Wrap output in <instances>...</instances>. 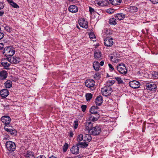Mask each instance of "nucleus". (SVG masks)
<instances>
[{
	"instance_id": "nucleus-23",
	"label": "nucleus",
	"mask_w": 158,
	"mask_h": 158,
	"mask_svg": "<svg viewBox=\"0 0 158 158\" xmlns=\"http://www.w3.org/2000/svg\"><path fill=\"white\" fill-rule=\"evenodd\" d=\"M115 17L118 20H121L125 17V15L123 13H118L115 16Z\"/></svg>"
},
{
	"instance_id": "nucleus-26",
	"label": "nucleus",
	"mask_w": 158,
	"mask_h": 158,
	"mask_svg": "<svg viewBox=\"0 0 158 158\" xmlns=\"http://www.w3.org/2000/svg\"><path fill=\"white\" fill-rule=\"evenodd\" d=\"M77 146H78V147H80L81 148H86L88 145V144L86 142H78L77 144Z\"/></svg>"
},
{
	"instance_id": "nucleus-34",
	"label": "nucleus",
	"mask_w": 158,
	"mask_h": 158,
	"mask_svg": "<svg viewBox=\"0 0 158 158\" xmlns=\"http://www.w3.org/2000/svg\"><path fill=\"white\" fill-rule=\"evenodd\" d=\"M83 135L82 134H80L78 135L77 137V141L80 142L82 140H83Z\"/></svg>"
},
{
	"instance_id": "nucleus-38",
	"label": "nucleus",
	"mask_w": 158,
	"mask_h": 158,
	"mask_svg": "<svg viewBox=\"0 0 158 158\" xmlns=\"http://www.w3.org/2000/svg\"><path fill=\"white\" fill-rule=\"evenodd\" d=\"M68 147L69 146L68 144L67 143H65L63 147V151L64 152H65L67 151L68 149Z\"/></svg>"
},
{
	"instance_id": "nucleus-8",
	"label": "nucleus",
	"mask_w": 158,
	"mask_h": 158,
	"mask_svg": "<svg viewBox=\"0 0 158 158\" xmlns=\"http://www.w3.org/2000/svg\"><path fill=\"white\" fill-rule=\"evenodd\" d=\"M146 89L154 92L156 91L157 87L156 85L154 83L147 84L146 85Z\"/></svg>"
},
{
	"instance_id": "nucleus-12",
	"label": "nucleus",
	"mask_w": 158,
	"mask_h": 158,
	"mask_svg": "<svg viewBox=\"0 0 158 158\" xmlns=\"http://www.w3.org/2000/svg\"><path fill=\"white\" fill-rule=\"evenodd\" d=\"M79 24L80 26L83 28H87L88 27V23L83 19H81L78 21Z\"/></svg>"
},
{
	"instance_id": "nucleus-21",
	"label": "nucleus",
	"mask_w": 158,
	"mask_h": 158,
	"mask_svg": "<svg viewBox=\"0 0 158 158\" xmlns=\"http://www.w3.org/2000/svg\"><path fill=\"white\" fill-rule=\"evenodd\" d=\"M122 0H107V2L109 3H111L114 5L119 4L121 2Z\"/></svg>"
},
{
	"instance_id": "nucleus-35",
	"label": "nucleus",
	"mask_w": 158,
	"mask_h": 158,
	"mask_svg": "<svg viewBox=\"0 0 158 158\" xmlns=\"http://www.w3.org/2000/svg\"><path fill=\"white\" fill-rule=\"evenodd\" d=\"M92 94L91 93H87L85 95L86 100L87 101H89L92 98Z\"/></svg>"
},
{
	"instance_id": "nucleus-49",
	"label": "nucleus",
	"mask_w": 158,
	"mask_h": 158,
	"mask_svg": "<svg viewBox=\"0 0 158 158\" xmlns=\"http://www.w3.org/2000/svg\"><path fill=\"white\" fill-rule=\"evenodd\" d=\"M4 2H0V9H3L4 7Z\"/></svg>"
},
{
	"instance_id": "nucleus-30",
	"label": "nucleus",
	"mask_w": 158,
	"mask_h": 158,
	"mask_svg": "<svg viewBox=\"0 0 158 158\" xmlns=\"http://www.w3.org/2000/svg\"><path fill=\"white\" fill-rule=\"evenodd\" d=\"M115 82L114 80H108L106 82V86L111 87V86Z\"/></svg>"
},
{
	"instance_id": "nucleus-44",
	"label": "nucleus",
	"mask_w": 158,
	"mask_h": 158,
	"mask_svg": "<svg viewBox=\"0 0 158 158\" xmlns=\"http://www.w3.org/2000/svg\"><path fill=\"white\" fill-rule=\"evenodd\" d=\"M93 123L91 122H89L88 123V129L89 131V129H90L92 127H93Z\"/></svg>"
},
{
	"instance_id": "nucleus-41",
	"label": "nucleus",
	"mask_w": 158,
	"mask_h": 158,
	"mask_svg": "<svg viewBox=\"0 0 158 158\" xmlns=\"http://www.w3.org/2000/svg\"><path fill=\"white\" fill-rule=\"evenodd\" d=\"M115 79L118 81V84H122L123 83V80L120 77H115Z\"/></svg>"
},
{
	"instance_id": "nucleus-19",
	"label": "nucleus",
	"mask_w": 158,
	"mask_h": 158,
	"mask_svg": "<svg viewBox=\"0 0 158 158\" xmlns=\"http://www.w3.org/2000/svg\"><path fill=\"white\" fill-rule=\"evenodd\" d=\"M103 102L102 97L101 96L97 97L96 99L95 103L97 105L96 106H100Z\"/></svg>"
},
{
	"instance_id": "nucleus-18",
	"label": "nucleus",
	"mask_w": 158,
	"mask_h": 158,
	"mask_svg": "<svg viewBox=\"0 0 158 158\" xmlns=\"http://www.w3.org/2000/svg\"><path fill=\"white\" fill-rule=\"evenodd\" d=\"M69 11L72 13L77 12L78 10L77 7L75 5H70L68 8Z\"/></svg>"
},
{
	"instance_id": "nucleus-58",
	"label": "nucleus",
	"mask_w": 158,
	"mask_h": 158,
	"mask_svg": "<svg viewBox=\"0 0 158 158\" xmlns=\"http://www.w3.org/2000/svg\"><path fill=\"white\" fill-rule=\"evenodd\" d=\"M107 77H110V76L109 75V74H107Z\"/></svg>"
},
{
	"instance_id": "nucleus-36",
	"label": "nucleus",
	"mask_w": 158,
	"mask_h": 158,
	"mask_svg": "<svg viewBox=\"0 0 158 158\" xmlns=\"http://www.w3.org/2000/svg\"><path fill=\"white\" fill-rule=\"evenodd\" d=\"M89 35L90 39L93 41H94L95 40V36L93 33H90L89 34Z\"/></svg>"
},
{
	"instance_id": "nucleus-40",
	"label": "nucleus",
	"mask_w": 158,
	"mask_h": 158,
	"mask_svg": "<svg viewBox=\"0 0 158 158\" xmlns=\"http://www.w3.org/2000/svg\"><path fill=\"white\" fill-rule=\"evenodd\" d=\"M4 29L8 32H10L12 31L11 28L8 26H5Z\"/></svg>"
},
{
	"instance_id": "nucleus-16",
	"label": "nucleus",
	"mask_w": 158,
	"mask_h": 158,
	"mask_svg": "<svg viewBox=\"0 0 158 158\" xmlns=\"http://www.w3.org/2000/svg\"><path fill=\"white\" fill-rule=\"evenodd\" d=\"M9 94L8 90L6 89H2L0 91V94L3 98H6Z\"/></svg>"
},
{
	"instance_id": "nucleus-5",
	"label": "nucleus",
	"mask_w": 158,
	"mask_h": 158,
	"mask_svg": "<svg viewBox=\"0 0 158 158\" xmlns=\"http://www.w3.org/2000/svg\"><path fill=\"white\" fill-rule=\"evenodd\" d=\"M5 145L7 150L10 152H13L16 148L15 143L11 141H9L6 142Z\"/></svg>"
},
{
	"instance_id": "nucleus-22",
	"label": "nucleus",
	"mask_w": 158,
	"mask_h": 158,
	"mask_svg": "<svg viewBox=\"0 0 158 158\" xmlns=\"http://www.w3.org/2000/svg\"><path fill=\"white\" fill-rule=\"evenodd\" d=\"M7 73L5 70L1 71L0 73V79L1 80L5 79L7 77Z\"/></svg>"
},
{
	"instance_id": "nucleus-46",
	"label": "nucleus",
	"mask_w": 158,
	"mask_h": 158,
	"mask_svg": "<svg viewBox=\"0 0 158 158\" xmlns=\"http://www.w3.org/2000/svg\"><path fill=\"white\" fill-rule=\"evenodd\" d=\"M108 66L110 68V71H114V68L112 64H109Z\"/></svg>"
},
{
	"instance_id": "nucleus-39",
	"label": "nucleus",
	"mask_w": 158,
	"mask_h": 158,
	"mask_svg": "<svg viewBox=\"0 0 158 158\" xmlns=\"http://www.w3.org/2000/svg\"><path fill=\"white\" fill-rule=\"evenodd\" d=\"M10 5L14 8H18L19 7V6L13 1L10 4Z\"/></svg>"
},
{
	"instance_id": "nucleus-10",
	"label": "nucleus",
	"mask_w": 158,
	"mask_h": 158,
	"mask_svg": "<svg viewBox=\"0 0 158 158\" xmlns=\"http://www.w3.org/2000/svg\"><path fill=\"white\" fill-rule=\"evenodd\" d=\"M95 81L92 79L87 80L85 83V85L89 88L94 87L95 85Z\"/></svg>"
},
{
	"instance_id": "nucleus-33",
	"label": "nucleus",
	"mask_w": 158,
	"mask_h": 158,
	"mask_svg": "<svg viewBox=\"0 0 158 158\" xmlns=\"http://www.w3.org/2000/svg\"><path fill=\"white\" fill-rule=\"evenodd\" d=\"M1 64L2 66L5 67V69H8L7 68H6V67H8L10 66V64L8 63L7 62H3L1 63Z\"/></svg>"
},
{
	"instance_id": "nucleus-56",
	"label": "nucleus",
	"mask_w": 158,
	"mask_h": 158,
	"mask_svg": "<svg viewBox=\"0 0 158 158\" xmlns=\"http://www.w3.org/2000/svg\"><path fill=\"white\" fill-rule=\"evenodd\" d=\"M10 4L13 1V0H6Z\"/></svg>"
},
{
	"instance_id": "nucleus-59",
	"label": "nucleus",
	"mask_w": 158,
	"mask_h": 158,
	"mask_svg": "<svg viewBox=\"0 0 158 158\" xmlns=\"http://www.w3.org/2000/svg\"><path fill=\"white\" fill-rule=\"evenodd\" d=\"M147 30V32H148V30L147 29V30Z\"/></svg>"
},
{
	"instance_id": "nucleus-25",
	"label": "nucleus",
	"mask_w": 158,
	"mask_h": 158,
	"mask_svg": "<svg viewBox=\"0 0 158 158\" xmlns=\"http://www.w3.org/2000/svg\"><path fill=\"white\" fill-rule=\"evenodd\" d=\"M93 67L96 71H98L99 69L100 66L99 63L98 61H95L93 63Z\"/></svg>"
},
{
	"instance_id": "nucleus-50",
	"label": "nucleus",
	"mask_w": 158,
	"mask_h": 158,
	"mask_svg": "<svg viewBox=\"0 0 158 158\" xmlns=\"http://www.w3.org/2000/svg\"><path fill=\"white\" fill-rule=\"evenodd\" d=\"M89 10L91 14H92L93 13L95 12L94 9L91 7H89Z\"/></svg>"
},
{
	"instance_id": "nucleus-24",
	"label": "nucleus",
	"mask_w": 158,
	"mask_h": 158,
	"mask_svg": "<svg viewBox=\"0 0 158 158\" xmlns=\"http://www.w3.org/2000/svg\"><path fill=\"white\" fill-rule=\"evenodd\" d=\"M25 157L26 158H35L33 153L31 151H28L26 154Z\"/></svg>"
},
{
	"instance_id": "nucleus-29",
	"label": "nucleus",
	"mask_w": 158,
	"mask_h": 158,
	"mask_svg": "<svg viewBox=\"0 0 158 158\" xmlns=\"http://www.w3.org/2000/svg\"><path fill=\"white\" fill-rule=\"evenodd\" d=\"M129 8L131 12H136L138 11V8L135 6H130Z\"/></svg>"
},
{
	"instance_id": "nucleus-17",
	"label": "nucleus",
	"mask_w": 158,
	"mask_h": 158,
	"mask_svg": "<svg viewBox=\"0 0 158 158\" xmlns=\"http://www.w3.org/2000/svg\"><path fill=\"white\" fill-rule=\"evenodd\" d=\"M20 58L19 57H13L12 58H11L8 60L11 63L15 64H17L20 61Z\"/></svg>"
},
{
	"instance_id": "nucleus-27",
	"label": "nucleus",
	"mask_w": 158,
	"mask_h": 158,
	"mask_svg": "<svg viewBox=\"0 0 158 158\" xmlns=\"http://www.w3.org/2000/svg\"><path fill=\"white\" fill-rule=\"evenodd\" d=\"M12 82L10 80L7 81L4 84L6 88H9L12 86Z\"/></svg>"
},
{
	"instance_id": "nucleus-9",
	"label": "nucleus",
	"mask_w": 158,
	"mask_h": 158,
	"mask_svg": "<svg viewBox=\"0 0 158 158\" xmlns=\"http://www.w3.org/2000/svg\"><path fill=\"white\" fill-rule=\"evenodd\" d=\"M10 127L9 125L7 126H5L4 129L5 130L10 134L13 135L15 136L17 134V131L14 129H11L10 128Z\"/></svg>"
},
{
	"instance_id": "nucleus-32",
	"label": "nucleus",
	"mask_w": 158,
	"mask_h": 158,
	"mask_svg": "<svg viewBox=\"0 0 158 158\" xmlns=\"http://www.w3.org/2000/svg\"><path fill=\"white\" fill-rule=\"evenodd\" d=\"M115 19L113 18L110 19L109 20V23L110 25H115L117 24V23L116 22Z\"/></svg>"
},
{
	"instance_id": "nucleus-37",
	"label": "nucleus",
	"mask_w": 158,
	"mask_h": 158,
	"mask_svg": "<svg viewBox=\"0 0 158 158\" xmlns=\"http://www.w3.org/2000/svg\"><path fill=\"white\" fill-rule=\"evenodd\" d=\"M101 74L99 73H95L94 76V79L97 80L101 78Z\"/></svg>"
},
{
	"instance_id": "nucleus-52",
	"label": "nucleus",
	"mask_w": 158,
	"mask_h": 158,
	"mask_svg": "<svg viewBox=\"0 0 158 158\" xmlns=\"http://www.w3.org/2000/svg\"><path fill=\"white\" fill-rule=\"evenodd\" d=\"M73 133L72 131H69V136L70 137H73Z\"/></svg>"
},
{
	"instance_id": "nucleus-47",
	"label": "nucleus",
	"mask_w": 158,
	"mask_h": 158,
	"mask_svg": "<svg viewBox=\"0 0 158 158\" xmlns=\"http://www.w3.org/2000/svg\"><path fill=\"white\" fill-rule=\"evenodd\" d=\"M4 34L2 30L0 31V40L2 39L4 37Z\"/></svg>"
},
{
	"instance_id": "nucleus-3",
	"label": "nucleus",
	"mask_w": 158,
	"mask_h": 158,
	"mask_svg": "<svg viewBox=\"0 0 158 158\" xmlns=\"http://www.w3.org/2000/svg\"><path fill=\"white\" fill-rule=\"evenodd\" d=\"M102 94L106 97L110 96L112 92V88L109 86H105L102 88Z\"/></svg>"
},
{
	"instance_id": "nucleus-55",
	"label": "nucleus",
	"mask_w": 158,
	"mask_h": 158,
	"mask_svg": "<svg viewBox=\"0 0 158 158\" xmlns=\"http://www.w3.org/2000/svg\"><path fill=\"white\" fill-rule=\"evenodd\" d=\"M104 62L103 61H101L100 63H99V65H101V66H103V65H104Z\"/></svg>"
},
{
	"instance_id": "nucleus-57",
	"label": "nucleus",
	"mask_w": 158,
	"mask_h": 158,
	"mask_svg": "<svg viewBox=\"0 0 158 158\" xmlns=\"http://www.w3.org/2000/svg\"><path fill=\"white\" fill-rule=\"evenodd\" d=\"M49 158H56L55 156H52L50 157Z\"/></svg>"
},
{
	"instance_id": "nucleus-48",
	"label": "nucleus",
	"mask_w": 158,
	"mask_h": 158,
	"mask_svg": "<svg viewBox=\"0 0 158 158\" xmlns=\"http://www.w3.org/2000/svg\"><path fill=\"white\" fill-rule=\"evenodd\" d=\"M86 107L87 106L85 105H82L81 106V108L82 109V110L83 112H84L86 110Z\"/></svg>"
},
{
	"instance_id": "nucleus-20",
	"label": "nucleus",
	"mask_w": 158,
	"mask_h": 158,
	"mask_svg": "<svg viewBox=\"0 0 158 158\" xmlns=\"http://www.w3.org/2000/svg\"><path fill=\"white\" fill-rule=\"evenodd\" d=\"M90 135L85 134L83 135V141L87 143L89 142L92 139Z\"/></svg>"
},
{
	"instance_id": "nucleus-15",
	"label": "nucleus",
	"mask_w": 158,
	"mask_h": 158,
	"mask_svg": "<svg viewBox=\"0 0 158 158\" xmlns=\"http://www.w3.org/2000/svg\"><path fill=\"white\" fill-rule=\"evenodd\" d=\"M98 108V106H92L89 110L90 114H93L94 115L99 114H98V112L97 110Z\"/></svg>"
},
{
	"instance_id": "nucleus-14",
	"label": "nucleus",
	"mask_w": 158,
	"mask_h": 158,
	"mask_svg": "<svg viewBox=\"0 0 158 158\" xmlns=\"http://www.w3.org/2000/svg\"><path fill=\"white\" fill-rule=\"evenodd\" d=\"M79 147L76 145L73 146L71 149V151L74 154H77L79 153Z\"/></svg>"
},
{
	"instance_id": "nucleus-51",
	"label": "nucleus",
	"mask_w": 158,
	"mask_h": 158,
	"mask_svg": "<svg viewBox=\"0 0 158 158\" xmlns=\"http://www.w3.org/2000/svg\"><path fill=\"white\" fill-rule=\"evenodd\" d=\"M150 1L153 4L158 3V0H150Z\"/></svg>"
},
{
	"instance_id": "nucleus-42",
	"label": "nucleus",
	"mask_w": 158,
	"mask_h": 158,
	"mask_svg": "<svg viewBox=\"0 0 158 158\" xmlns=\"http://www.w3.org/2000/svg\"><path fill=\"white\" fill-rule=\"evenodd\" d=\"M114 10L111 8H110L106 10V12L110 14H111L114 13Z\"/></svg>"
},
{
	"instance_id": "nucleus-28",
	"label": "nucleus",
	"mask_w": 158,
	"mask_h": 158,
	"mask_svg": "<svg viewBox=\"0 0 158 158\" xmlns=\"http://www.w3.org/2000/svg\"><path fill=\"white\" fill-rule=\"evenodd\" d=\"M101 55V52L99 50L95 51L94 53V56L95 58L99 59L100 58Z\"/></svg>"
},
{
	"instance_id": "nucleus-31",
	"label": "nucleus",
	"mask_w": 158,
	"mask_h": 158,
	"mask_svg": "<svg viewBox=\"0 0 158 158\" xmlns=\"http://www.w3.org/2000/svg\"><path fill=\"white\" fill-rule=\"evenodd\" d=\"M105 0H100L97 3V4L101 6H106L107 5V3H105L104 1Z\"/></svg>"
},
{
	"instance_id": "nucleus-2",
	"label": "nucleus",
	"mask_w": 158,
	"mask_h": 158,
	"mask_svg": "<svg viewBox=\"0 0 158 158\" xmlns=\"http://www.w3.org/2000/svg\"><path fill=\"white\" fill-rule=\"evenodd\" d=\"M101 132V127L97 125L94 127L91 128L89 130V133L90 134L94 136L99 135Z\"/></svg>"
},
{
	"instance_id": "nucleus-7",
	"label": "nucleus",
	"mask_w": 158,
	"mask_h": 158,
	"mask_svg": "<svg viewBox=\"0 0 158 158\" xmlns=\"http://www.w3.org/2000/svg\"><path fill=\"white\" fill-rule=\"evenodd\" d=\"M112 37H106L104 40V45L107 47L112 46L114 43Z\"/></svg>"
},
{
	"instance_id": "nucleus-54",
	"label": "nucleus",
	"mask_w": 158,
	"mask_h": 158,
	"mask_svg": "<svg viewBox=\"0 0 158 158\" xmlns=\"http://www.w3.org/2000/svg\"><path fill=\"white\" fill-rule=\"evenodd\" d=\"M36 158H46L43 155H40V156L37 157Z\"/></svg>"
},
{
	"instance_id": "nucleus-43",
	"label": "nucleus",
	"mask_w": 158,
	"mask_h": 158,
	"mask_svg": "<svg viewBox=\"0 0 158 158\" xmlns=\"http://www.w3.org/2000/svg\"><path fill=\"white\" fill-rule=\"evenodd\" d=\"M78 121L77 120H75L74 121V129H76L77 128L78 126Z\"/></svg>"
},
{
	"instance_id": "nucleus-4",
	"label": "nucleus",
	"mask_w": 158,
	"mask_h": 158,
	"mask_svg": "<svg viewBox=\"0 0 158 158\" xmlns=\"http://www.w3.org/2000/svg\"><path fill=\"white\" fill-rule=\"evenodd\" d=\"M117 69L118 72L121 74L125 75L127 72L125 64L122 63H120L116 67Z\"/></svg>"
},
{
	"instance_id": "nucleus-11",
	"label": "nucleus",
	"mask_w": 158,
	"mask_h": 158,
	"mask_svg": "<svg viewBox=\"0 0 158 158\" xmlns=\"http://www.w3.org/2000/svg\"><path fill=\"white\" fill-rule=\"evenodd\" d=\"M129 85L133 88H139L140 85V83L136 81H131L129 82Z\"/></svg>"
},
{
	"instance_id": "nucleus-45",
	"label": "nucleus",
	"mask_w": 158,
	"mask_h": 158,
	"mask_svg": "<svg viewBox=\"0 0 158 158\" xmlns=\"http://www.w3.org/2000/svg\"><path fill=\"white\" fill-rule=\"evenodd\" d=\"M153 76L154 78H158V72H154L153 74Z\"/></svg>"
},
{
	"instance_id": "nucleus-53",
	"label": "nucleus",
	"mask_w": 158,
	"mask_h": 158,
	"mask_svg": "<svg viewBox=\"0 0 158 158\" xmlns=\"http://www.w3.org/2000/svg\"><path fill=\"white\" fill-rule=\"evenodd\" d=\"M1 9H0V16H2L4 14V11L2 10H1Z\"/></svg>"
},
{
	"instance_id": "nucleus-13",
	"label": "nucleus",
	"mask_w": 158,
	"mask_h": 158,
	"mask_svg": "<svg viewBox=\"0 0 158 158\" xmlns=\"http://www.w3.org/2000/svg\"><path fill=\"white\" fill-rule=\"evenodd\" d=\"M89 119V121L95 122L97 121L100 117L99 114L94 115L92 114H89L88 116Z\"/></svg>"
},
{
	"instance_id": "nucleus-1",
	"label": "nucleus",
	"mask_w": 158,
	"mask_h": 158,
	"mask_svg": "<svg viewBox=\"0 0 158 158\" xmlns=\"http://www.w3.org/2000/svg\"><path fill=\"white\" fill-rule=\"evenodd\" d=\"M3 54L6 57V60H9L15 53V48L11 46L6 47L3 51Z\"/></svg>"
},
{
	"instance_id": "nucleus-6",
	"label": "nucleus",
	"mask_w": 158,
	"mask_h": 158,
	"mask_svg": "<svg viewBox=\"0 0 158 158\" xmlns=\"http://www.w3.org/2000/svg\"><path fill=\"white\" fill-rule=\"evenodd\" d=\"M1 120L5 126H7L9 125L11 121V118L9 116L5 115L1 117Z\"/></svg>"
}]
</instances>
